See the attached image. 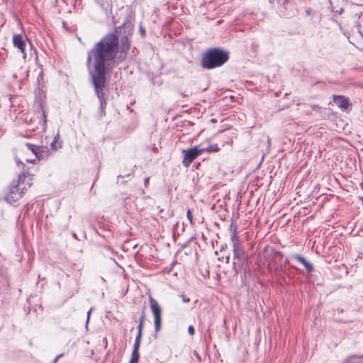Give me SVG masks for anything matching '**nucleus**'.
Listing matches in <instances>:
<instances>
[{
  "instance_id": "obj_1",
  "label": "nucleus",
  "mask_w": 363,
  "mask_h": 363,
  "mask_svg": "<svg viewBox=\"0 0 363 363\" xmlns=\"http://www.w3.org/2000/svg\"><path fill=\"white\" fill-rule=\"evenodd\" d=\"M118 38L113 34H108L88 53V68L99 97L105 84V67L110 65L114 60L121 62L125 57V53L130 48L127 37L122 39L118 55Z\"/></svg>"
},
{
  "instance_id": "obj_2",
  "label": "nucleus",
  "mask_w": 363,
  "mask_h": 363,
  "mask_svg": "<svg viewBox=\"0 0 363 363\" xmlns=\"http://www.w3.org/2000/svg\"><path fill=\"white\" fill-rule=\"evenodd\" d=\"M228 59L227 52L218 49H213L203 56L202 65L203 67L212 69L222 65Z\"/></svg>"
},
{
  "instance_id": "obj_3",
  "label": "nucleus",
  "mask_w": 363,
  "mask_h": 363,
  "mask_svg": "<svg viewBox=\"0 0 363 363\" xmlns=\"http://www.w3.org/2000/svg\"><path fill=\"white\" fill-rule=\"evenodd\" d=\"M150 305L154 316L155 329L157 333L161 328V308L157 301L151 296H150Z\"/></svg>"
},
{
  "instance_id": "obj_4",
  "label": "nucleus",
  "mask_w": 363,
  "mask_h": 363,
  "mask_svg": "<svg viewBox=\"0 0 363 363\" xmlns=\"http://www.w3.org/2000/svg\"><path fill=\"white\" fill-rule=\"evenodd\" d=\"M203 152V150L199 149L195 146L191 148L184 150L183 155L184 158L182 163L185 167H188L194 160H195L199 155Z\"/></svg>"
},
{
  "instance_id": "obj_5",
  "label": "nucleus",
  "mask_w": 363,
  "mask_h": 363,
  "mask_svg": "<svg viewBox=\"0 0 363 363\" xmlns=\"http://www.w3.org/2000/svg\"><path fill=\"white\" fill-rule=\"evenodd\" d=\"M19 186L20 184L12 187L10 191L6 194L5 199L8 203H13L21 197L22 192L20 191L21 188Z\"/></svg>"
},
{
  "instance_id": "obj_6",
  "label": "nucleus",
  "mask_w": 363,
  "mask_h": 363,
  "mask_svg": "<svg viewBox=\"0 0 363 363\" xmlns=\"http://www.w3.org/2000/svg\"><path fill=\"white\" fill-rule=\"evenodd\" d=\"M230 240L233 243V247H237L240 246L239 238L237 235V226L236 225L232 222L230 225Z\"/></svg>"
},
{
  "instance_id": "obj_7",
  "label": "nucleus",
  "mask_w": 363,
  "mask_h": 363,
  "mask_svg": "<svg viewBox=\"0 0 363 363\" xmlns=\"http://www.w3.org/2000/svg\"><path fill=\"white\" fill-rule=\"evenodd\" d=\"M333 101L337 106L341 108H347L349 105V101L347 98L343 96H333Z\"/></svg>"
},
{
  "instance_id": "obj_8",
  "label": "nucleus",
  "mask_w": 363,
  "mask_h": 363,
  "mask_svg": "<svg viewBox=\"0 0 363 363\" xmlns=\"http://www.w3.org/2000/svg\"><path fill=\"white\" fill-rule=\"evenodd\" d=\"M13 43L15 47L18 48L22 53H24L26 43L21 35H14L13 37Z\"/></svg>"
},
{
  "instance_id": "obj_9",
  "label": "nucleus",
  "mask_w": 363,
  "mask_h": 363,
  "mask_svg": "<svg viewBox=\"0 0 363 363\" xmlns=\"http://www.w3.org/2000/svg\"><path fill=\"white\" fill-rule=\"evenodd\" d=\"M233 259L247 260V256L241 246L233 248Z\"/></svg>"
},
{
  "instance_id": "obj_10",
  "label": "nucleus",
  "mask_w": 363,
  "mask_h": 363,
  "mask_svg": "<svg viewBox=\"0 0 363 363\" xmlns=\"http://www.w3.org/2000/svg\"><path fill=\"white\" fill-rule=\"evenodd\" d=\"M294 258L296 259H297L298 262H300L306 267L308 272H312V270L313 269V265L310 262H308L304 259V257H303L302 256H301L299 255H296L294 256Z\"/></svg>"
},
{
  "instance_id": "obj_11",
  "label": "nucleus",
  "mask_w": 363,
  "mask_h": 363,
  "mask_svg": "<svg viewBox=\"0 0 363 363\" xmlns=\"http://www.w3.org/2000/svg\"><path fill=\"white\" fill-rule=\"evenodd\" d=\"M247 260H242L239 259H233V269L235 272H239L245 264Z\"/></svg>"
},
{
  "instance_id": "obj_12",
  "label": "nucleus",
  "mask_w": 363,
  "mask_h": 363,
  "mask_svg": "<svg viewBox=\"0 0 363 363\" xmlns=\"http://www.w3.org/2000/svg\"><path fill=\"white\" fill-rule=\"evenodd\" d=\"M201 150H203V152H217L220 150V148L218 147L217 144H213L210 145L207 147L202 148Z\"/></svg>"
},
{
  "instance_id": "obj_13",
  "label": "nucleus",
  "mask_w": 363,
  "mask_h": 363,
  "mask_svg": "<svg viewBox=\"0 0 363 363\" xmlns=\"http://www.w3.org/2000/svg\"><path fill=\"white\" fill-rule=\"evenodd\" d=\"M58 139H59V135H58V134H57V135L55 136V138H54V139H53V141H52V142L51 143V144H50V147H51V148H52V150H57L59 147H60V144H58V143H57Z\"/></svg>"
},
{
  "instance_id": "obj_14",
  "label": "nucleus",
  "mask_w": 363,
  "mask_h": 363,
  "mask_svg": "<svg viewBox=\"0 0 363 363\" xmlns=\"http://www.w3.org/2000/svg\"><path fill=\"white\" fill-rule=\"evenodd\" d=\"M139 360V353L138 351H133L132 357L129 363H138Z\"/></svg>"
},
{
  "instance_id": "obj_15",
  "label": "nucleus",
  "mask_w": 363,
  "mask_h": 363,
  "mask_svg": "<svg viewBox=\"0 0 363 363\" xmlns=\"http://www.w3.org/2000/svg\"><path fill=\"white\" fill-rule=\"evenodd\" d=\"M140 337H141L140 333H138V335L136 337L135 342L134 344V348H133L134 351H138V350H139Z\"/></svg>"
},
{
  "instance_id": "obj_16",
  "label": "nucleus",
  "mask_w": 363,
  "mask_h": 363,
  "mask_svg": "<svg viewBox=\"0 0 363 363\" xmlns=\"http://www.w3.org/2000/svg\"><path fill=\"white\" fill-rule=\"evenodd\" d=\"M27 147L29 150L32 151L35 155H37V147L31 144H27Z\"/></svg>"
},
{
  "instance_id": "obj_17",
  "label": "nucleus",
  "mask_w": 363,
  "mask_h": 363,
  "mask_svg": "<svg viewBox=\"0 0 363 363\" xmlns=\"http://www.w3.org/2000/svg\"><path fill=\"white\" fill-rule=\"evenodd\" d=\"M144 318H145V314L143 313V315L140 318V323H139V325H138V330H139L138 333H140V335L142 334L143 321L144 320Z\"/></svg>"
},
{
  "instance_id": "obj_18",
  "label": "nucleus",
  "mask_w": 363,
  "mask_h": 363,
  "mask_svg": "<svg viewBox=\"0 0 363 363\" xmlns=\"http://www.w3.org/2000/svg\"><path fill=\"white\" fill-rule=\"evenodd\" d=\"M186 216H187V218H188L189 222L191 223V224H193L194 223V222H193V216H192L191 212V211L189 209L187 211Z\"/></svg>"
},
{
  "instance_id": "obj_19",
  "label": "nucleus",
  "mask_w": 363,
  "mask_h": 363,
  "mask_svg": "<svg viewBox=\"0 0 363 363\" xmlns=\"http://www.w3.org/2000/svg\"><path fill=\"white\" fill-rule=\"evenodd\" d=\"M188 332L190 335H194V328L192 325L189 326L188 328Z\"/></svg>"
},
{
  "instance_id": "obj_20",
  "label": "nucleus",
  "mask_w": 363,
  "mask_h": 363,
  "mask_svg": "<svg viewBox=\"0 0 363 363\" xmlns=\"http://www.w3.org/2000/svg\"><path fill=\"white\" fill-rule=\"evenodd\" d=\"M26 178V175L25 174H23L22 175H20L19 176V182H24V179Z\"/></svg>"
},
{
  "instance_id": "obj_21",
  "label": "nucleus",
  "mask_w": 363,
  "mask_h": 363,
  "mask_svg": "<svg viewBox=\"0 0 363 363\" xmlns=\"http://www.w3.org/2000/svg\"><path fill=\"white\" fill-rule=\"evenodd\" d=\"M181 297L184 303H188L189 301V298H186L184 295H182Z\"/></svg>"
},
{
  "instance_id": "obj_22",
  "label": "nucleus",
  "mask_w": 363,
  "mask_h": 363,
  "mask_svg": "<svg viewBox=\"0 0 363 363\" xmlns=\"http://www.w3.org/2000/svg\"><path fill=\"white\" fill-rule=\"evenodd\" d=\"M356 362H357L356 358H351V359H348L346 363H354Z\"/></svg>"
},
{
  "instance_id": "obj_23",
  "label": "nucleus",
  "mask_w": 363,
  "mask_h": 363,
  "mask_svg": "<svg viewBox=\"0 0 363 363\" xmlns=\"http://www.w3.org/2000/svg\"><path fill=\"white\" fill-rule=\"evenodd\" d=\"M91 309H90L87 313V320H86V325L88 324V322L89 320L90 315H91Z\"/></svg>"
},
{
  "instance_id": "obj_24",
  "label": "nucleus",
  "mask_w": 363,
  "mask_h": 363,
  "mask_svg": "<svg viewBox=\"0 0 363 363\" xmlns=\"http://www.w3.org/2000/svg\"><path fill=\"white\" fill-rule=\"evenodd\" d=\"M140 32L142 34H144V33H145V30L142 27L140 28Z\"/></svg>"
},
{
  "instance_id": "obj_25",
  "label": "nucleus",
  "mask_w": 363,
  "mask_h": 363,
  "mask_svg": "<svg viewBox=\"0 0 363 363\" xmlns=\"http://www.w3.org/2000/svg\"><path fill=\"white\" fill-rule=\"evenodd\" d=\"M16 163H17V164H21V162L18 160H17Z\"/></svg>"
},
{
  "instance_id": "obj_26",
  "label": "nucleus",
  "mask_w": 363,
  "mask_h": 363,
  "mask_svg": "<svg viewBox=\"0 0 363 363\" xmlns=\"http://www.w3.org/2000/svg\"><path fill=\"white\" fill-rule=\"evenodd\" d=\"M26 162H32V160H26Z\"/></svg>"
}]
</instances>
